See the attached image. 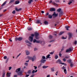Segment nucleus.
<instances>
[{"instance_id":"nucleus-51","label":"nucleus","mask_w":77,"mask_h":77,"mask_svg":"<svg viewBox=\"0 0 77 77\" xmlns=\"http://www.w3.org/2000/svg\"><path fill=\"white\" fill-rule=\"evenodd\" d=\"M74 66V65H73V64H72V63H70V66L71 67H72V66Z\"/></svg>"},{"instance_id":"nucleus-33","label":"nucleus","mask_w":77,"mask_h":77,"mask_svg":"<svg viewBox=\"0 0 77 77\" xmlns=\"http://www.w3.org/2000/svg\"><path fill=\"white\" fill-rule=\"evenodd\" d=\"M15 3L16 5H17V4H18L20 3V1L17 0V1H16Z\"/></svg>"},{"instance_id":"nucleus-59","label":"nucleus","mask_w":77,"mask_h":77,"mask_svg":"<svg viewBox=\"0 0 77 77\" xmlns=\"http://www.w3.org/2000/svg\"><path fill=\"white\" fill-rule=\"evenodd\" d=\"M34 67L35 68V69L36 70V69H37V67L36 66H34Z\"/></svg>"},{"instance_id":"nucleus-22","label":"nucleus","mask_w":77,"mask_h":77,"mask_svg":"<svg viewBox=\"0 0 77 77\" xmlns=\"http://www.w3.org/2000/svg\"><path fill=\"white\" fill-rule=\"evenodd\" d=\"M35 36H39V33L37 32H35Z\"/></svg>"},{"instance_id":"nucleus-25","label":"nucleus","mask_w":77,"mask_h":77,"mask_svg":"<svg viewBox=\"0 0 77 77\" xmlns=\"http://www.w3.org/2000/svg\"><path fill=\"white\" fill-rule=\"evenodd\" d=\"M65 32L63 31L61 32H60V33L59 34V35H62L63 33Z\"/></svg>"},{"instance_id":"nucleus-36","label":"nucleus","mask_w":77,"mask_h":77,"mask_svg":"<svg viewBox=\"0 0 77 77\" xmlns=\"http://www.w3.org/2000/svg\"><path fill=\"white\" fill-rule=\"evenodd\" d=\"M46 57H45L44 56H43L42 57V59H43V60H45Z\"/></svg>"},{"instance_id":"nucleus-6","label":"nucleus","mask_w":77,"mask_h":77,"mask_svg":"<svg viewBox=\"0 0 77 77\" xmlns=\"http://www.w3.org/2000/svg\"><path fill=\"white\" fill-rule=\"evenodd\" d=\"M56 11V9L54 8H51L50 10V12H53V11Z\"/></svg>"},{"instance_id":"nucleus-10","label":"nucleus","mask_w":77,"mask_h":77,"mask_svg":"<svg viewBox=\"0 0 77 77\" xmlns=\"http://www.w3.org/2000/svg\"><path fill=\"white\" fill-rule=\"evenodd\" d=\"M17 74L18 75H20V76L23 75V71H21L20 72L17 73Z\"/></svg>"},{"instance_id":"nucleus-5","label":"nucleus","mask_w":77,"mask_h":77,"mask_svg":"<svg viewBox=\"0 0 77 77\" xmlns=\"http://www.w3.org/2000/svg\"><path fill=\"white\" fill-rule=\"evenodd\" d=\"M71 51H72V48H69V49L66 50V53H68V52H69Z\"/></svg>"},{"instance_id":"nucleus-16","label":"nucleus","mask_w":77,"mask_h":77,"mask_svg":"<svg viewBox=\"0 0 77 77\" xmlns=\"http://www.w3.org/2000/svg\"><path fill=\"white\" fill-rule=\"evenodd\" d=\"M32 28L31 27H27V29L28 30H29V31L32 30Z\"/></svg>"},{"instance_id":"nucleus-50","label":"nucleus","mask_w":77,"mask_h":77,"mask_svg":"<svg viewBox=\"0 0 77 77\" xmlns=\"http://www.w3.org/2000/svg\"><path fill=\"white\" fill-rule=\"evenodd\" d=\"M49 54H54V52H50Z\"/></svg>"},{"instance_id":"nucleus-9","label":"nucleus","mask_w":77,"mask_h":77,"mask_svg":"<svg viewBox=\"0 0 77 77\" xmlns=\"http://www.w3.org/2000/svg\"><path fill=\"white\" fill-rule=\"evenodd\" d=\"M56 63H60V64H61L62 63V61L60 59H58L56 61Z\"/></svg>"},{"instance_id":"nucleus-24","label":"nucleus","mask_w":77,"mask_h":77,"mask_svg":"<svg viewBox=\"0 0 77 77\" xmlns=\"http://www.w3.org/2000/svg\"><path fill=\"white\" fill-rule=\"evenodd\" d=\"M40 23H41L40 20H37L36 22H35V23L36 24H39Z\"/></svg>"},{"instance_id":"nucleus-37","label":"nucleus","mask_w":77,"mask_h":77,"mask_svg":"<svg viewBox=\"0 0 77 77\" xmlns=\"http://www.w3.org/2000/svg\"><path fill=\"white\" fill-rule=\"evenodd\" d=\"M16 13V12L15 10L13 11L12 12V14H15Z\"/></svg>"},{"instance_id":"nucleus-45","label":"nucleus","mask_w":77,"mask_h":77,"mask_svg":"<svg viewBox=\"0 0 77 77\" xmlns=\"http://www.w3.org/2000/svg\"><path fill=\"white\" fill-rule=\"evenodd\" d=\"M65 58H66V59H69L70 58V57H69V56H66L65 57Z\"/></svg>"},{"instance_id":"nucleus-11","label":"nucleus","mask_w":77,"mask_h":77,"mask_svg":"<svg viewBox=\"0 0 77 77\" xmlns=\"http://www.w3.org/2000/svg\"><path fill=\"white\" fill-rule=\"evenodd\" d=\"M45 61H46V60H43L42 59L40 61V62H41V63H44L45 62Z\"/></svg>"},{"instance_id":"nucleus-56","label":"nucleus","mask_w":77,"mask_h":77,"mask_svg":"<svg viewBox=\"0 0 77 77\" xmlns=\"http://www.w3.org/2000/svg\"><path fill=\"white\" fill-rule=\"evenodd\" d=\"M77 41H75L74 42V44H75V45H76V44H77Z\"/></svg>"},{"instance_id":"nucleus-31","label":"nucleus","mask_w":77,"mask_h":77,"mask_svg":"<svg viewBox=\"0 0 77 77\" xmlns=\"http://www.w3.org/2000/svg\"><path fill=\"white\" fill-rule=\"evenodd\" d=\"M7 2V1H5L2 5V6H4V5H6V3Z\"/></svg>"},{"instance_id":"nucleus-13","label":"nucleus","mask_w":77,"mask_h":77,"mask_svg":"<svg viewBox=\"0 0 77 77\" xmlns=\"http://www.w3.org/2000/svg\"><path fill=\"white\" fill-rule=\"evenodd\" d=\"M53 16H54L55 17H57V16H58V14H56V13L55 12H54V14H52Z\"/></svg>"},{"instance_id":"nucleus-15","label":"nucleus","mask_w":77,"mask_h":77,"mask_svg":"<svg viewBox=\"0 0 77 77\" xmlns=\"http://www.w3.org/2000/svg\"><path fill=\"white\" fill-rule=\"evenodd\" d=\"M63 12L62 11L60 12V14H59V16H61V15H63Z\"/></svg>"},{"instance_id":"nucleus-54","label":"nucleus","mask_w":77,"mask_h":77,"mask_svg":"<svg viewBox=\"0 0 77 77\" xmlns=\"http://www.w3.org/2000/svg\"><path fill=\"white\" fill-rule=\"evenodd\" d=\"M72 3V1H70L68 3V5H71Z\"/></svg>"},{"instance_id":"nucleus-57","label":"nucleus","mask_w":77,"mask_h":77,"mask_svg":"<svg viewBox=\"0 0 77 77\" xmlns=\"http://www.w3.org/2000/svg\"><path fill=\"white\" fill-rule=\"evenodd\" d=\"M61 64H62L63 65H66V64L65 63H61Z\"/></svg>"},{"instance_id":"nucleus-40","label":"nucleus","mask_w":77,"mask_h":77,"mask_svg":"<svg viewBox=\"0 0 77 77\" xmlns=\"http://www.w3.org/2000/svg\"><path fill=\"white\" fill-rule=\"evenodd\" d=\"M5 72H3L2 74V77H5Z\"/></svg>"},{"instance_id":"nucleus-39","label":"nucleus","mask_w":77,"mask_h":77,"mask_svg":"<svg viewBox=\"0 0 77 77\" xmlns=\"http://www.w3.org/2000/svg\"><path fill=\"white\" fill-rule=\"evenodd\" d=\"M14 2V0H11L9 3V4H10V3H13V2Z\"/></svg>"},{"instance_id":"nucleus-23","label":"nucleus","mask_w":77,"mask_h":77,"mask_svg":"<svg viewBox=\"0 0 77 77\" xmlns=\"http://www.w3.org/2000/svg\"><path fill=\"white\" fill-rule=\"evenodd\" d=\"M11 73H9V72L7 74V77H10V76H11Z\"/></svg>"},{"instance_id":"nucleus-53","label":"nucleus","mask_w":77,"mask_h":77,"mask_svg":"<svg viewBox=\"0 0 77 77\" xmlns=\"http://www.w3.org/2000/svg\"><path fill=\"white\" fill-rule=\"evenodd\" d=\"M63 60L64 62H66V59H65V58H63Z\"/></svg>"},{"instance_id":"nucleus-52","label":"nucleus","mask_w":77,"mask_h":77,"mask_svg":"<svg viewBox=\"0 0 77 77\" xmlns=\"http://www.w3.org/2000/svg\"><path fill=\"white\" fill-rule=\"evenodd\" d=\"M31 37L32 36V37H33L35 36V35H34V34H32L31 35Z\"/></svg>"},{"instance_id":"nucleus-46","label":"nucleus","mask_w":77,"mask_h":77,"mask_svg":"<svg viewBox=\"0 0 77 77\" xmlns=\"http://www.w3.org/2000/svg\"><path fill=\"white\" fill-rule=\"evenodd\" d=\"M35 38H36V39H39V37H38V36H35Z\"/></svg>"},{"instance_id":"nucleus-42","label":"nucleus","mask_w":77,"mask_h":77,"mask_svg":"<svg viewBox=\"0 0 77 77\" xmlns=\"http://www.w3.org/2000/svg\"><path fill=\"white\" fill-rule=\"evenodd\" d=\"M21 53L19 54L18 55H17V57H16V59H17V58H18V57H19V56H20V55H21Z\"/></svg>"},{"instance_id":"nucleus-12","label":"nucleus","mask_w":77,"mask_h":77,"mask_svg":"<svg viewBox=\"0 0 77 77\" xmlns=\"http://www.w3.org/2000/svg\"><path fill=\"white\" fill-rule=\"evenodd\" d=\"M15 10L17 12H18V11H21V8H20L19 9H18L17 8H15Z\"/></svg>"},{"instance_id":"nucleus-28","label":"nucleus","mask_w":77,"mask_h":77,"mask_svg":"<svg viewBox=\"0 0 77 77\" xmlns=\"http://www.w3.org/2000/svg\"><path fill=\"white\" fill-rule=\"evenodd\" d=\"M55 59H57L59 57H58V55H55Z\"/></svg>"},{"instance_id":"nucleus-7","label":"nucleus","mask_w":77,"mask_h":77,"mask_svg":"<svg viewBox=\"0 0 77 77\" xmlns=\"http://www.w3.org/2000/svg\"><path fill=\"white\" fill-rule=\"evenodd\" d=\"M68 34L69 35L68 39H70V38H71V36H72V33L70 32L68 33Z\"/></svg>"},{"instance_id":"nucleus-49","label":"nucleus","mask_w":77,"mask_h":77,"mask_svg":"<svg viewBox=\"0 0 77 77\" xmlns=\"http://www.w3.org/2000/svg\"><path fill=\"white\" fill-rule=\"evenodd\" d=\"M35 72V70H33L32 72V74H34Z\"/></svg>"},{"instance_id":"nucleus-14","label":"nucleus","mask_w":77,"mask_h":77,"mask_svg":"<svg viewBox=\"0 0 77 77\" xmlns=\"http://www.w3.org/2000/svg\"><path fill=\"white\" fill-rule=\"evenodd\" d=\"M25 42H26V43H28V44H30V45H32V44L30 42L27 40H25Z\"/></svg>"},{"instance_id":"nucleus-18","label":"nucleus","mask_w":77,"mask_h":77,"mask_svg":"<svg viewBox=\"0 0 77 77\" xmlns=\"http://www.w3.org/2000/svg\"><path fill=\"white\" fill-rule=\"evenodd\" d=\"M26 55H29L30 54V52L28 50H26Z\"/></svg>"},{"instance_id":"nucleus-8","label":"nucleus","mask_w":77,"mask_h":77,"mask_svg":"<svg viewBox=\"0 0 77 77\" xmlns=\"http://www.w3.org/2000/svg\"><path fill=\"white\" fill-rule=\"evenodd\" d=\"M29 40L31 42H32L33 40V38L31 36H30L29 38Z\"/></svg>"},{"instance_id":"nucleus-62","label":"nucleus","mask_w":77,"mask_h":77,"mask_svg":"<svg viewBox=\"0 0 77 77\" xmlns=\"http://www.w3.org/2000/svg\"><path fill=\"white\" fill-rule=\"evenodd\" d=\"M34 76H35V75L34 74H33L31 76H30V77H34Z\"/></svg>"},{"instance_id":"nucleus-47","label":"nucleus","mask_w":77,"mask_h":77,"mask_svg":"<svg viewBox=\"0 0 77 77\" xmlns=\"http://www.w3.org/2000/svg\"><path fill=\"white\" fill-rule=\"evenodd\" d=\"M9 60V58H8L6 61V63H8V60Z\"/></svg>"},{"instance_id":"nucleus-19","label":"nucleus","mask_w":77,"mask_h":77,"mask_svg":"<svg viewBox=\"0 0 77 77\" xmlns=\"http://www.w3.org/2000/svg\"><path fill=\"white\" fill-rule=\"evenodd\" d=\"M50 54H49L48 55L46 56V59H51V57H50Z\"/></svg>"},{"instance_id":"nucleus-55","label":"nucleus","mask_w":77,"mask_h":77,"mask_svg":"<svg viewBox=\"0 0 77 77\" xmlns=\"http://www.w3.org/2000/svg\"><path fill=\"white\" fill-rule=\"evenodd\" d=\"M4 59H7V56H5L4 57Z\"/></svg>"},{"instance_id":"nucleus-38","label":"nucleus","mask_w":77,"mask_h":77,"mask_svg":"<svg viewBox=\"0 0 77 77\" xmlns=\"http://www.w3.org/2000/svg\"><path fill=\"white\" fill-rule=\"evenodd\" d=\"M64 73H65V74H66L67 72H66V69H64Z\"/></svg>"},{"instance_id":"nucleus-32","label":"nucleus","mask_w":77,"mask_h":77,"mask_svg":"<svg viewBox=\"0 0 77 77\" xmlns=\"http://www.w3.org/2000/svg\"><path fill=\"white\" fill-rule=\"evenodd\" d=\"M65 28H66L67 30H68L69 29H68L69 28V27L68 26H66L65 27Z\"/></svg>"},{"instance_id":"nucleus-20","label":"nucleus","mask_w":77,"mask_h":77,"mask_svg":"<svg viewBox=\"0 0 77 77\" xmlns=\"http://www.w3.org/2000/svg\"><path fill=\"white\" fill-rule=\"evenodd\" d=\"M48 67V66H42V68L43 69H46V68H47Z\"/></svg>"},{"instance_id":"nucleus-43","label":"nucleus","mask_w":77,"mask_h":77,"mask_svg":"<svg viewBox=\"0 0 77 77\" xmlns=\"http://www.w3.org/2000/svg\"><path fill=\"white\" fill-rule=\"evenodd\" d=\"M36 39H34L33 40V42L34 43H35V42H36Z\"/></svg>"},{"instance_id":"nucleus-21","label":"nucleus","mask_w":77,"mask_h":77,"mask_svg":"<svg viewBox=\"0 0 77 77\" xmlns=\"http://www.w3.org/2000/svg\"><path fill=\"white\" fill-rule=\"evenodd\" d=\"M72 60L71 59H69L67 60V62L69 63H71V62Z\"/></svg>"},{"instance_id":"nucleus-58","label":"nucleus","mask_w":77,"mask_h":77,"mask_svg":"<svg viewBox=\"0 0 77 77\" xmlns=\"http://www.w3.org/2000/svg\"><path fill=\"white\" fill-rule=\"evenodd\" d=\"M49 15V13L48 12H47L46 13L45 16H47V15Z\"/></svg>"},{"instance_id":"nucleus-64","label":"nucleus","mask_w":77,"mask_h":77,"mask_svg":"<svg viewBox=\"0 0 77 77\" xmlns=\"http://www.w3.org/2000/svg\"><path fill=\"white\" fill-rule=\"evenodd\" d=\"M17 77V75H14L13 76V77Z\"/></svg>"},{"instance_id":"nucleus-3","label":"nucleus","mask_w":77,"mask_h":77,"mask_svg":"<svg viewBox=\"0 0 77 77\" xmlns=\"http://www.w3.org/2000/svg\"><path fill=\"white\" fill-rule=\"evenodd\" d=\"M52 3V4L53 5H54V6H58V5L57 3H55V2L53 1L52 2V0H50V1H49V3Z\"/></svg>"},{"instance_id":"nucleus-61","label":"nucleus","mask_w":77,"mask_h":77,"mask_svg":"<svg viewBox=\"0 0 77 77\" xmlns=\"http://www.w3.org/2000/svg\"><path fill=\"white\" fill-rule=\"evenodd\" d=\"M54 40H52L50 42H54Z\"/></svg>"},{"instance_id":"nucleus-26","label":"nucleus","mask_w":77,"mask_h":77,"mask_svg":"<svg viewBox=\"0 0 77 77\" xmlns=\"http://www.w3.org/2000/svg\"><path fill=\"white\" fill-rule=\"evenodd\" d=\"M48 17L49 18H50V19H51V18H52V15L49 14L48 16Z\"/></svg>"},{"instance_id":"nucleus-44","label":"nucleus","mask_w":77,"mask_h":77,"mask_svg":"<svg viewBox=\"0 0 77 77\" xmlns=\"http://www.w3.org/2000/svg\"><path fill=\"white\" fill-rule=\"evenodd\" d=\"M55 2L56 3H57L58 2H60V1H59V0H55Z\"/></svg>"},{"instance_id":"nucleus-4","label":"nucleus","mask_w":77,"mask_h":77,"mask_svg":"<svg viewBox=\"0 0 77 77\" xmlns=\"http://www.w3.org/2000/svg\"><path fill=\"white\" fill-rule=\"evenodd\" d=\"M23 40V38H22V37H20L19 38H18V37H16L15 38V40L17 41H22V40Z\"/></svg>"},{"instance_id":"nucleus-60","label":"nucleus","mask_w":77,"mask_h":77,"mask_svg":"<svg viewBox=\"0 0 77 77\" xmlns=\"http://www.w3.org/2000/svg\"><path fill=\"white\" fill-rule=\"evenodd\" d=\"M12 69V67L10 66L9 67V70H11Z\"/></svg>"},{"instance_id":"nucleus-17","label":"nucleus","mask_w":77,"mask_h":77,"mask_svg":"<svg viewBox=\"0 0 77 77\" xmlns=\"http://www.w3.org/2000/svg\"><path fill=\"white\" fill-rule=\"evenodd\" d=\"M20 70H21L20 68H19L16 69V72H20Z\"/></svg>"},{"instance_id":"nucleus-34","label":"nucleus","mask_w":77,"mask_h":77,"mask_svg":"<svg viewBox=\"0 0 77 77\" xmlns=\"http://www.w3.org/2000/svg\"><path fill=\"white\" fill-rule=\"evenodd\" d=\"M27 73L28 74H31V70H29L27 72Z\"/></svg>"},{"instance_id":"nucleus-48","label":"nucleus","mask_w":77,"mask_h":77,"mask_svg":"<svg viewBox=\"0 0 77 77\" xmlns=\"http://www.w3.org/2000/svg\"><path fill=\"white\" fill-rule=\"evenodd\" d=\"M24 65H26V66H28V63H25L24 64Z\"/></svg>"},{"instance_id":"nucleus-29","label":"nucleus","mask_w":77,"mask_h":77,"mask_svg":"<svg viewBox=\"0 0 77 77\" xmlns=\"http://www.w3.org/2000/svg\"><path fill=\"white\" fill-rule=\"evenodd\" d=\"M32 2H33V0H29L28 2V3H29V4H31V3Z\"/></svg>"},{"instance_id":"nucleus-30","label":"nucleus","mask_w":77,"mask_h":77,"mask_svg":"<svg viewBox=\"0 0 77 77\" xmlns=\"http://www.w3.org/2000/svg\"><path fill=\"white\" fill-rule=\"evenodd\" d=\"M44 24H45V25H47L48 24V22L47 21H45L44 22Z\"/></svg>"},{"instance_id":"nucleus-2","label":"nucleus","mask_w":77,"mask_h":77,"mask_svg":"<svg viewBox=\"0 0 77 77\" xmlns=\"http://www.w3.org/2000/svg\"><path fill=\"white\" fill-rule=\"evenodd\" d=\"M36 43H40L42 44V45H44L45 44V42L44 41H41L40 40H37L36 42Z\"/></svg>"},{"instance_id":"nucleus-63","label":"nucleus","mask_w":77,"mask_h":77,"mask_svg":"<svg viewBox=\"0 0 77 77\" xmlns=\"http://www.w3.org/2000/svg\"><path fill=\"white\" fill-rule=\"evenodd\" d=\"M29 76V75H26L25 77H28Z\"/></svg>"},{"instance_id":"nucleus-41","label":"nucleus","mask_w":77,"mask_h":77,"mask_svg":"<svg viewBox=\"0 0 77 77\" xmlns=\"http://www.w3.org/2000/svg\"><path fill=\"white\" fill-rule=\"evenodd\" d=\"M49 38L50 39H51V38H53V36L51 35H50L49 36Z\"/></svg>"},{"instance_id":"nucleus-35","label":"nucleus","mask_w":77,"mask_h":77,"mask_svg":"<svg viewBox=\"0 0 77 77\" xmlns=\"http://www.w3.org/2000/svg\"><path fill=\"white\" fill-rule=\"evenodd\" d=\"M51 71L52 72H54V67H53L51 69Z\"/></svg>"},{"instance_id":"nucleus-27","label":"nucleus","mask_w":77,"mask_h":77,"mask_svg":"<svg viewBox=\"0 0 77 77\" xmlns=\"http://www.w3.org/2000/svg\"><path fill=\"white\" fill-rule=\"evenodd\" d=\"M61 10H62V9L60 8H59L57 10V12H60L61 11H62Z\"/></svg>"},{"instance_id":"nucleus-1","label":"nucleus","mask_w":77,"mask_h":77,"mask_svg":"<svg viewBox=\"0 0 77 77\" xmlns=\"http://www.w3.org/2000/svg\"><path fill=\"white\" fill-rule=\"evenodd\" d=\"M27 58L29 60H31L32 62H34V60H36V56L35 55L33 56L32 57L28 56Z\"/></svg>"}]
</instances>
